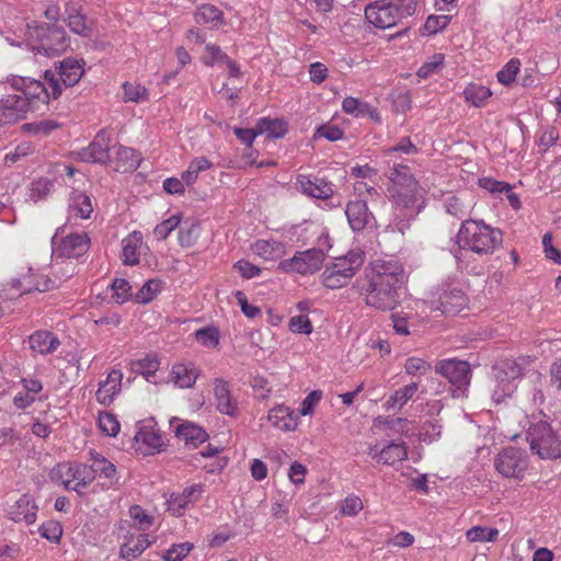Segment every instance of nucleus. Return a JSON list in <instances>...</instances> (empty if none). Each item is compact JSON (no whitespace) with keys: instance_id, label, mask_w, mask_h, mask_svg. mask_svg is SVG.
Wrapping results in <instances>:
<instances>
[{"instance_id":"obj_34","label":"nucleus","mask_w":561,"mask_h":561,"mask_svg":"<svg viewBox=\"0 0 561 561\" xmlns=\"http://www.w3.org/2000/svg\"><path fill=\"white\" fill-rule=\"evenodd\" d=\"M123 262L126 265H136L140 260V249L142 247V234L139 231H133L122 241Z\"/></svg>"},{"instance_id":"obj_56","label":"nucleus","mask_w":561,"mask_h":561,"mask_svg":"<svg viewBox=\"0 0 561 561\" xmlns=\"http://www.w3.org/2000/svg\"><path fill=\"white\" fill-rule=\"evenodd\" d=\"M403 367L409 376L425 375L431 369V365L426 360L414 356L407 358Z\"/></svg>"},{"instance_id":"obj_47","label":"nucleus","mask_w":561,"mask_h":561,"mask_svg":"<svg viewBox=\"0 0 561 561\" xmlns=\"http://www.w3.org/2000/svg\"><path fill=\"white\" fill-rule=\"evenodd\" d=\"M75 263L69 260H64L60 263L56 262L53 265V276L50 277L56 280V283H54V288L70 278L75 273Z\"/></svg>"},{"instance_id":"obj_13","label":"nucleus","mask_w":561,"mask_h":561,"mask_svg":"<svg viewBox=\"0 0 561 561\" xmlns=\"http://www.w3.org/2000/svg\"><path fill=\"white\" fill-rule=\"evenodd\" d=\"M389 198L397 208L409 210L411 214L420 211L424 203V190L416 184L415 187L403 186L399 188H388Z\"/></svg>"},{"instance_id":"obj_52","label":"nucleus","mask_w":561,"mask_h":561,"mask_svg":"<svg viewBox=\"0 0 561 561\" xmlns=\"http://www.w3.org/2000/svg\"><path fill=\"white\" fill-rule=\"evenodd\" d=\"M129 516L140 531L148 530L152 525V517L139 505H133L129 508Z\"/></svg>"},{"instance_id":"obj_32","label":"nucleus","mask_w":561,"mask_h":561,"mask_svg":"<svg viewBox=\"0 0 561 561\" xmlns=\"http://www.w3.org/2000/svg\"><path fill=\"white\" fill-rule=\"evenodd\" d=\"M115 149V170L122 173L135 171L140 163V154L133 148L117 145Z\"/></svg>"},{"instance_id":"obj_64","label":"nucleus","mask_w":561,"mask_h":561,"mask_svg":"<svg viewBox=\"0 0 561 561\" xmlns=\"http://www.w3.org/2000/svg\"><path fill=\"white\" fill-rule=\"evenodd\" d=\"M450 18L447 15H430L424 24V30L428 34H436L447 27Z\"/></svg>"},{"instance_id":"obj_31","label":"nucleus","mask_w":561,"mask_h":561,"mask_svg":"<svg viewBox=\"0 0 561 561\" xmlns=\"http://www.w3.org/2000/svg\"><path fill=\"white\" fill-rule=\"evenodd\" d=\"M59 346V339L49 331H36L30 336V347L41 355L51 354Z\"/></svg>"},{"instance_id":"obj_48","label":"nucleus","mask_w":561,"mask_h":561,"mask_svg":"<svg viewBox=\"0 0 561 561\" xmlns=\"http://www.w3.org/2000/svg\"><path fill=\"white\" fill-rule=\"evenodd\" d=\"M123 89L125 102L139 103L149 99L148 90L141 84L126 82L123 84Z\"/></svg>"},{"instance_id":"obj_28","label":"nucleus","mask_w":561,"mask_h":561,"mask_svg":"<svg viewBox=\"0 0 561 561\" xmlns=\"http://www.w3.org/2000/svg\"><path fill=\"white\" fill-rule=\"evenodd\" d=\"M93 211L90 196L84 192L73 191L68 199L69 219H88Z\"/></svg>"},{"instance_id":"obj_45","label":"nucleus","mask_w":561,"mask_h":561,"mask_svg":"<svg viewBox=\"0 0 561 561\" xmlns=\"http://www.w3.org/2000/svg\"><path fill=\"white\" fill-rule=\"evenodd\" d=\"M466 537L470 542H494L499 537L496 528L474 526L467 530Z\"/></svg>"},{"instance_id":"obj_18","label":"nucleus","mask_w":561,"mask_h":561,"mask_svg":"<svg viewBox=\"0 0 561 561\" xmlns=\"http://www.w3.org/2000/svg\"><path fill=\"white\" fill-rule=\"evenodd\" d=\"M90 247V239L87 233H70L61 238L56 252L58 256L66 260L83 255Z\"/></svg>"},{"instance_id":"obj_41","label":"nucleus","mask_w":561,"mask_h":561,"mask_svg":"<svg viewBox=\"0 0 561 561\" xmlns=\"http://www.w3.org/2000/svg\"><path fill=\"white\" fill-rule=\"evenodd\" d=\"M491 95V90L479 83H469L463 90V98L466 102L476 107L483 106Z\"/></svg>"},{"instance_id":"obj_5","label":"nucleus","mask_w":561,"mask_h":561,"mask_svg":"<svg viewBox=\"0 0 561 561\" xmlns=\"http://www.w3.org/2000/svg\"><path fill=\"white\" fill-rule=\"evenodd\" d=\"M530 450L540 459H558L561 457V437L545 421L531 424L527 431Z\"/></svg>"},{"instance_id":"obj_55","label":"nucleus","mask_w":561,"mask_h":561,"mask_svg":"<svg viewBox=\"0 0 561 561\" xmlns=\"http://www.w3.org/2000/svg\"><path fill=\"white\" fill-rule=\"evenodd\" d=\"M99 426L108 436H116L119 432V422L114 414L108 412L100 413Z\"/></svg>"},{"instance_id":"obj_59","label":"nucleus","mask_w":561,"mask_h":561,"mask_svg":"<svg viewBox=\"0 0 561 561\" xmlns=\"http://www.w3.org/2000/svg\"><path fill=\"white\" fill-rule=\"evenodd\" d=\"M38 533L43 538L57 542L62 535V527L58 522L48 520L39 526Z\"/></svg>"},{"instance_id":"obj_3","label":"nucleus","mask_w":561,"mask_h":561,"mask_svg":"<svg viewBox=\"0 0 561 561\" xmlns=\"http://www.w3.org/2000/svg\"><path fill=\"white\" fill-rule=\"evenodd\" d=\"M0 83H8L13 90L21 92L31 103L32 112L46 107L50 99L59 98L62 92V85L51 70L44 72L43 80L11 75Z\"/></svg>"},{"instance_id":"obj_8","label":"nucleus","mask_w":561,"mask_h":561,"mask_svg":"<svg viewBox=\"0 0 561 561\" xmlns=\"http://www.w3.org/2000/svg\"><path fill=\"white\" fill-rule=\"evenodd\" d=\"M494 467L504 478L522 480L528 469L527 454L516 447H506L494 458Z\"/></svg>"},{"instance_id":"obj_24","label":"nucleus","mask_w":561,"mask_h":561,"mask_svg":"<svg viewBox=\"0 0 561 561\" xmlns=\"http://www.w3.org/2000/svg\"><path fill=\"white\" fill-rule=\"evenodd\" d=\"M217 410L226 415L236 416L239 412L238 402L232 398L229 385L222 380H216L214 387Z\"/></svg>"},{"instance_id":"obj_38","label":"nucleus","mask_w":561,"mask_h":561,"mask_svg":"<svg viewBox=\"0 0 561 561\" xmlns=\"http://www.w3.org/2000/svg\"><path fill=\"white\" fill-rule=\"evenodd\" d=\"M253 252L266 261L280 257L285 252V247L276 240H257L252 245Z\"/></svg>"},{"instance_id":"obj_57","label":"nucleus","mask_w":561,"mask_h":561,"mask_svg":"<svg viewBox=\"0 0 561 561\" xmlns=\"http://www.w3.org/2000/svg\"><path fill=\"white\" fill-rule=\"evenodd\" d=\"M168 512L174 516H182L190 507V503L181 493H172L167 501Z\"/></svg>"},{"instance_id":"obj_2","label":"nucleus","mask_w":561,"mask_h":561,"mask_svg":"<svg viewBox=\"0 0 561 561\" xmlns=\"http://www.w3.org/2000/svg\"><path fill=\"white\" fill-rule=\"evenodd\" d=\"M456 242L458 248L453 251V255L457 261L461 250H469L480 256L491 255L502 247L503 233L483 220L469 219L460 225Z\"/></svg>"},{"instance_id":"obj_10","label":"nucleus","mask_w":561,"mask_h":561,"mask_svg":"<svg viewBox=\"0 0 561 561\" xmlns=\"http://www.w3.org/2000/svg\"><path fill=\"white\" fill-rule=\"evenodd\" d=\"M58 473L62 478V484L68 490L83 494L84 490L93 482V474L90 466L83 463L58 465Z\"/></svg>"},{"instance_id":"obj_58","label":"nucleus","mask_w":561,"mask_h":561,"mask_svg":"<svg viewBox=\"0 0 561 561\" xmlns=\"http://www.w3.org/2000/svg\"><path fill=\"white\" fill-rule=\"evenodd\" d=\"M111 287L113 290V297L118 304L125 302L131 296V286L124 278L114 279Z\"/></svg>"},{"instance_id":"obj_25","label":"nucleus","mask_w":561,"mask_h":561,"mask_svg":"<svg viewBox=\"0 0 561 561\" xmlns=\"http://www.w3.org/2000/svg\"><path fill=\"white\" fill-rule=\"evenodd\" d=\"M342 110L346 114L352 115L355 118L368 116L371 121L376 123L381 122V117L377 108L366 102H362L357 98H345L342 102Z\"/></svg>"},{"instance_id":"obj_61","label":"nucleus","mask_w":561,"mask_h":561,"mask_svg":"<svg viewBox=\"0 0 561 561\" xmlns=\"http://www.w3.org/2000/svg\"><path fill=\"white\" fill-rule=\"evenodd\" d=\"M444 65V55L435 54L432 58L422 65L417 70V76L421 78H427L432 73L437 72Z\"/></svg>"},{"instance_id":"obj_46","label":"nucleus","mask_w":561,"mask_h":561,"mask_svg":"<svg viewBox=\"0 0 561 561\" xmlns=\"http://www.w3.org/2000/svg\"><path fill=\"white\" fill-rule=\"evenodd\" d=\"M136 440L146 445L150 450H159L163 446V438L159 432L141 428L135 436Z\"/></svg>"},{"instance_id":"obj_43","label":"nucleus","mask_w":561,"mask_h":561,"mask_svg":"<svg viewBox=\"0 0 561 561\" xmlns=\"http://www.w3.org/2000/svg\"><path fill=\"white\" fill-rule=\"evenodd\" d=\"M222 12L213 4H203L198 7L195 13V20L198 24H214L221 22Z\"/></svg>"},{"instance_id":"obj_21","label":"nucleus","mask_w":561,"mask_h":561,"mask_svg":"<svg viewBox=\"0 0 561 561\" xmlns=\"http://www.w3.org/2000/svg\"><path fill=\"white\" fill-rule=\"evenodd\" d=\"M37 505L33 499L23 494L8 508V516L15 523H25L31 525L36 520Z\"/></svg>"},{"instance_id":"obj_6","label":"nucleus","mask_w":561,"mask_h":561,"mask_svg":"<svg viewBox=\"0 0 561 561\" xmlns=\"http://www.w3.org/2000/svg\"><path fill=\"white\" fill-rule=\"evenodd\" d=\"M364 257L362 253L350 252L343 257L325 266L321 275L322 284L330 289H339L347 285L362 267Z\"/></svg>"},{"instance_id":"obj_53","label":"nucleus","mask_w":561,"mask_h":561,"mask_svg":"<svg viewBox=\"0 0 561 561\" xmlns=\"http://www.w3.org/2000/svg\"><path fill=\"white\" fill-rule=\"evenodd\" d=\"M195 339L206 347H216L219 343V332L213 327L203 328L195 332Z\"/></svg>"},{"instance_id":"obj_1","label":"nucleus","mask_w":561,"mask_h":561,"mask_svg":"<svg viewBox=\"0 0 561 561\" xmlns=\"http://www.w3.org/2000/svg\"><path fill=\"white\" fill-rule=\"evenodd\" d=\"M405 282L403 265L394 260H375L367 273V285L360 289L368 307L393 310L400 304L399 289Z\"/></svg>"},{"instance_id":"obj_9","label":"nucleus","mask_w":561,"mask_h":561,"mask_svg":"<svg viewBox=\"0 0 561 561\" xmlns=\"http://www.w3.org/2000/svg\"><path fill=\"white\" fill-rule=\"evenodd\" d=\"M324 257V252L321 249L312 248L296 252L291 259L279 262L278 268L286 273L312 274L320 270Z\"/></svg>"},{"instance_id":"obj_44","label":"nucleus","mask_w":561,"mask_h":561,"mask_svg":"<svg viewBox=\"0 0 561 561\" xmlns=\"http://www.w3.org/2000/svg\"><path fill=\"white\" fill-rule=\"evenodd\" d=\"M162 280L158 278L147 280L136 294V301L139 304L150 302L162 290Z\"/></svg>"},{"instance_id":"obj_54","label":"nucleus","mask_w":561,"mask_h":561,"mask_svg":"<svg viewBox=\"0 0 561 561\" xmlns=\"http://www.w3.org/2000/svg\"><path fill=\"white\" fill-rule=\"evenodd\" d=\"M181 216L173 215L170 218L163 220L157 225L153 229V234L158 240H164L169 234L180 225Z\"/></svg>"},{"instance_id":"obj_60","label":"nucleus","mask_w":561,"mask_h":561,"mask_svg":"<svg viewBox=\"0 0 561 561\" xmlns=\"http://www.w3.org/2000/svg\"><path fill=\"white\" fill-rule=\"evenodd\" d=\"M193 549V543L182 542L173 545L165 551L164 561H182Z\"/></svg>"},{"instance_id":"obj_33","label":"nucleus","mask_w":561,"mask_h":561,"mask_svg":"<svg viewBox=\"0 0 561 561\" xmlns=\"http://www.w3.org/2000/svg\"><path fill=\"white\" fill-rule=\"evenodd\" d=\"M66 15L67 25L71 32L81 36H90L91 26L88 24L87 16L76 3L66 4Z\"/></svg>"},{"instance_id":"obj_12","label":"nucleus","mask_w":561,"mask_h":561,"mask_svg":"<svg viewBox=\"0 0 561 561\" xmlns=\"http://www.w3.org/2000/svg\"><path fill=\"white\" fill-rule=\"evenodd\" d=\"M30 102L22 95H7L0 100V125H13L26 118Z\"/></svg>"},{"instance_id":"obj_62","label":"nucleus","mask_w":561,"mask_h":561,"mask_svg":"<svg viewBox=\"0 0 561 561\" xmlns=\"http://www.w3.org/2000/svg\"><path fill=\"white\" fill-rule=\"evenodd\" d=\"M362 510L363 502L357 495L345 497L340 505V512L345 516H356Z\"/></svg>"},{"instance_id":"obj_40","label":"nucleus","mask_w":561,"mask_h":561,"mask_svg":"<svg viewBox=\"0 0 561 561\" xmlns=\"http://www.w3.org/2000/svg\"><path fill=\"white\" fill-rule=\"evenodd\" d=\"M259 134H265L271 138H282L287 133V123L280 118H260L256 123Z\"/></svg>"},{"instance_id":"obj_37","label":"nucleus","mask_w":561,"mask_h":561,"mask_svg":"<svg viewBox=\"0 0 561 561\" xmlns=\"http://www.w3.org/2000/svg\"><path fill=\"white\" fill-rule=\"evenodd\" d=\"M390 185L388 188H399L403 186L415 187L419 182L411 173V170L408 165L404 164H394L393 168L389 172Z\"/></svg>"},{"instance_id":"obj_17","label":"nucleus","mask_w":561,"mask_h":561,"mask_svg":"<svg viewBox=\"0 0 561 561\" xmlns=\"http://www.w3.org/2000/svg\"><path fill=\"white\" fill-rule=\"evenodd\" d=\"M123 373L121 369H112L105 380L100 381L95 393L96 401L108 407L113 403L122 389Z\"/></svg>"},{"instance_id":"obj_14","label":"nucleus","mask_w":561,"mask_h":561,"mask_svg":"<svg viewBox=\"0 0 561 561\" xmlns=\"http://www.w3.org/2000/svg\"><path fill=\"white\" fill-rule=\"evenodd\" d=\"M110 134L102 129L88 147L77 152L78 159L82 162L107 163L110 161Z\"/></svg>"},{"instance_id":"obj_4","label":"nucleus","mask_w":561,"mask_h":561,"mask_svg":"<svg viewBox=\"0 0 561 561\" xmlns=\"http://www.w3.org/2000/svg\"><path fill=\"white\" fill-rule=\"evenodd\" d=\"M417 0H374L365 7V18L368 23L380 30L398 25L403 19L412 16L416 10Z\"/></svg>"},{"instance_id":"obj_15","label":"nucleus","mask_w":561,"mask_h":561,"mask_svg":"<svg viewBox=\"0 0 561 561\" xmlns=\"http://www.w3.org/2000/svg\"><path fill=\"white\" fill-rule=\"evenodd\" d=\"M467 305V297L461 289L448 287L442 290L436 301L432 302L431 310H439L445 316H455Z\"/></svg>"},{"instance_id":"obj_30","label":"nucleus","mask_w":561,"mask_h":561,"mask_svg":"<svg viewBox=\"0 0 561 561\" xmlns=\"http://www.w3.org/2000/svg\"><path fill=\"white\" fill-rule=\"evenodd\" d=\"M419 390L417 382H410L396 391H393L387 400L383 402L382 407L387 412L390 411H400L403 407L414 397V394Z\"/></svg>"},{"instance_id":"obj_20","label":"nucleus","mask_w":561,"mask_h":561,"mask_svg":"<svg viewBox=\"0 0 561 561\" xmlns=\"http://www.w3.org/2000/svg\"><path fill=\"white\" fill-rule=\"evenodd\" d=\"M153 542L154 539H150L148 534H130L125 537V541L121 545L119 557L133 561L140 557Z\"/></svg>"},{"instance_id":"obj_42","label":"nucleus","mask_w":561,"mask_h":561,"mask_svg":"<svg viewBox=\"0 0 561 561\" xmlns=\"http://www.w3.org/2000/svg\"><path fill=\"white\" fill-rule=\"evenodd\" d=\"M35 153V146L30 141L20 142L13 150L5 153L3 162L5 165H13L14 163L33 156Z\"/></svg>"},{"instance_id":"obj_26","label":"nucleus","mask_w":561,"mask_h":561,"mask_svg":"<svg viewBox=\"0 0 561 561\" xmlns=\"http://www.w3.org/2000/svg\"><path fill=\"white\" fill-rule=\"evenodd\" d=\"M35 278L36 274H34L33 270L28 267L26 274L12 279V286L22 294L31 293L33 290L44 293L53 289L54 283H56V280L50 277L43 278V283H35Z\"/></svg>"},{"instance_id":"obj_29","label":"nucleus","mask_w":561,"mask_h":561,"mask_svg":"<svg viewBox=\"0 0 561 561\" xmlns=\"http://www.w3.org/2000/svg\"><path fill=\"white\" fill-rule=\"evenodd\" d=\"M198 375L199 370L194 364L178 363L172 366L170 377L176 387L185 389L194 386Z\"/></svg>"},{"instance_id":"obj_63","label":"nucleus","mask_w":561,"mask_h":561,"mask_svg":"<svg viewBox=\"0 0 561 561\" xmlns=\"http://www.w3.org/2000/svg\"><path fill=\"white\" fill-rule=\"evenodd\" d=\"M289 330L294 333L310 334L313 327L307 316L299 314L290 318Z\"/></svg>"},{"instance_id":"obj_49","label":"nucleus","mask_w":561,"mask_h":561,"mask_svg":"<svg viewBox=\"0 0 561 561\" xmlns=\"http://www.w3.org/2000/svg\"><path fill=\"white\" fill-rule=\"evenodd\" d=\"M135 366L136 370L141 374L147 381H151L160 367V362L157 356H146L139 359Z\"/></svg>"},{"instance_id":"obj_16","label":"nucleus","mask_w":561,"mask_h":561,"mask_svg":"<svg viewBox=\"0 0 561 561\" xmlns=\"http://www.w3.org/2000/svg\"><path fill=\"white\" fill-rule=\"evenodd\" d=\"M298 190L306 196L328 199L333 195V185L323 178L299 174L296 179Z\"/></svg>"},{"instance_id":"obj_39","label":"nucleus","mask_w":561,"mask_h":561,"mask_svg":"<svg viewBox=\"0 0 561 561\" xmlns=\"http://www.w3.org/2000/svg\"><path fill=\"white\" fill-rule=\"evenodd\" d=\"M380 463L393 466L401 462L408 457V449L405 443H389L380 450Z\"/></svg>"},{"instance_id":"obj_36","label":"nucleus","mask_w":561,"mask_h":561,"mask_svg":"<svg viewBox=\"0 0 561 561\" xmlns=\"http://www.w3.org/2000/svg\"><path fill=\"white\" fill-rule=\"evenodd\" d=\"M522 376V367L514 360H505L501 365V369L496 374V379L502 385L503 396H508L513 386L511 380H515Z\"/></svg>"},{"instance_id":"obj_11","label":"nucleus","mask_w":561,"mask_h":561,"mask_svg":"<svg viewBox=\"0 0 561 561\" xmlns=\"http://www.w3.org/2000/svg\"><path fill=\"white\" fill-rule=\"evenodd\" d=\"M69 47V37L62 26L51 24L39 30L37 50L46 56L64 53Z\"/></svg>"},{"instance_id":"obj_51","label":"nucleus","mask_w":561,"mask_h":561,"mask_svg":"<svg viewBox=\"0 0 561 561\" xmlns=\"http://www.w3.org/2000/svg\"><path fill=\"white\" fill-rule=\"evenodd\" d=\"M520 61L517 58H512L496 75L500 83L508 85L515 81L519 71Z\"/></svg>"},{"instance_id":"obj_19","label":"nucleus","mask_w":561,"mask_h":561,"mask_svg":"<svg viewBox=\"0 0 561 561\" xmlns=\"http://www.w3.org/2000/svg\"><path fill=\"white\" fill-rule=\"evenodd\" d=\"M345 215L353 231H362L375 222V218L364 201L350 202L346 205Z\"/></svg>"},{"instance_id":"obj_7","label":"nucleus","mask_w":561,"mask_h":561,"mask_svg":"<svg viewBox=\"0 0 561 561\" xmlns=\"http://www.w3.org/2000/svg\"><path fill=\"white\" fill-rule=\"evenodd\" d=\"M435 371L445 377L454 387L453 397H465L470 385L471 369L465 360L444 359L436 364Z\"/></svg>"},{"instance_id":"obj_50","label":"nucleus","mask_w":561,"mask_h":561,"mask_svg":"<svg viewBox=\"0 0 561 561\" xmlns=\"http://www.w3.org/2000/svg\"><path fill=\"white\" fill-rule=\"evenodd\" d=\"M53 187V182L48 179H37L32 182L31 188H30V198L37 203L42 199H45L47 195L50 193Z\"/></svg>"},{"instance_id":"obj_35","label":"nucleus","mask_w":561,"mask_h":561,"mask_svg":"<svg viewBox=\"0 0 561 561\" xmlns=\"http://www.w3.org/2000/svg\"><path fill=\"white\" fill-rule=\"evenodd\" d=\"M175 434L176 437L183 440L185 445L193 448H196L208 438V434L203 427L190 422L178 426Z\"/></svg>"},{"instance_id":"obj_22","label":"nucleus","mask_w":561,"mask_h":561,"mask_svg":"<svg viewBox=\"0 0 561 561\" xmlns=\"http://www.w3.org/2000/svg\"><path fill=\"white\" fill-rule=\"evenodd\" d=\"M84 61L72 57L65 58L59 62L56 78L61 81L65 87H73L79 82L84 73Z\"/></svg>"},{"instance_id":"obj_27","label":"nucleus","mask_w":561,"mask_h":561,"mask_svg":"<svg viewBox=\"0 0 561 561\" xmlns=\"http://www.w3.org/2000/svg\"><path fill=\"white\" fill-rule=\"evenodd\" d=\"M90 457L92 460L90 468L92 470L93 480L98 476L107 479L110 485H114L118 482L116 466L113 462L94 450L90 451Z\"/></svg>"},{"instance_id":"obj_23","label":"nucleus","mask_w":561,"mask_h":561,"mask_svg":"<svg viewBox=\"0 0 561 561\" xmlns=\"http://www.w3.org/2000/svg\"><path fill=\"white\" fill-rule=\"evenodd\" d=\"M268 422L276 428L285 432L295 431L298 426V416L286 405H277L270 410Z\"/></svg>"}]
</instances>
